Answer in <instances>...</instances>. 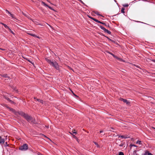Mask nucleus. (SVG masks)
<instances>
[{
    "mask_svg": "<svg viewBox=\"0 0 155 155\" xmlns=\"http://www.w3.org/2000/svg\"><path fill=\"white\" fill-rule=\"evenodd\" d=\"M0 49H1L2 50H4V49H2V48H0Z\"/></svg>",
    "mask_w": 155,
    "mask_h": 155,
    "instance_id": "obj_39",
    "label": "nucleus"
},
{
    "mask_svg": "<svg viewBox=\"0 0 155 155\" xmlns=\"http://www.w3.org/2000/svg\"><path fill=\"white\" fill-rule=\"evenodd\" d=\"M120 100L123 101L124 102L128 104L129 103V102L126 99H124L122 98H120Z\"/></svg>",
    "mask_w": 155,
    "mask_h": 155,
    "instance_id": "obj_8",
    "label": "nucleus"
},
{
    "mask_svg": "<svg viewBox=\"0 0 155 155\" xmlns=\"http://www.w3.org/2000/svg\"><path fill=\"white\" fill-rule=\"evenodd\" d=\"M34 99H36L37 101H38V102L41 103V104H43V100H41V99H37L36 98V97H35L34 98Z\"/></svg>",
    "mask_w": 155,
    "mask_h": 155,
    "instance_id": "obj_9",
    "label": "nucleus"
},
{
    "mask_svg": "<svg viewBox=\"0 0 155 155\" xmlns=\"http://www.w3.org/2000/svg\"><path fill=\"white\" fill-rule=\"evenodd\" d=\"M145 1H147L148 0H144Z\"/></svg>",
    "mask_w": 155,
    "mask_h": 155,
    "instance_id": "obj_38",
    "label": "nucleus"
},
{
    "mask_svg": "<svg viewBox=\"0 0 155 155\" xmlns=\"http://www.w3.org/2000/svg\"><path fill=\"white\" fill-rule=\"evenodd\" d=\"M149 151L148 150H146L145 152V153L143 155H148V153H149Z\"/></svg>",
    "mask_w": 155,
    "mask_h": 155,
    "instance_id": "obj_18",
    "label": "nucleus"
},
{
    "mask_svg": "<svg viewBox=\"0 0 155 155\" xmlns=\"http://www.w3.org/2000/svg\"><path fill=\"white\" fill-rule=\"evenodd\" d=\"M119 137H121L122 138L126 139L130 137H128L126 135H119Z\"/></svg>",
    "mask_w": 155,
    "mask_h": 155,
    "instance_id": "obj_10",
    "label": "nucleus"
},
{
    "mask_svg": "<svg viewBox=\"0 0 155 155\" xmlns=\"http://www.w3.org/2000/svg\"><path fill=\"white\" fill-rule=\"evenodd\" d=\"M9 30L10 31L11 33H12V34H14L13 32L12 31L10 28H9Z\"/></svg>",
    "mask_w": 155,
    "mask_h": 155,
    "instance_id": "obj_26",
    "label": "nucleus"
},
{
    "mask_svg": "<svg viewBox=\"0 0 155 155\" xmlns=\"http://www.w3.org/2000/svg\"><path fill=\"white\" fill-rule=\"evenodd\" d=\"M74 95L75 96H76L77 97H78V96H77L76 95H75V94H74Z\"/></svg>",
    "mask_w": 155,
    "mask_h": 155,
    "instance_id": "obj_37",
    "label": "nucleus"
},
{
    "mask_svg": "<svg viewBox=\"0 0 155 155\" xmlns=\"http://www.w3.org/2000/svg\"><path fill=\"white\" fill-rule=\"evenodd\" d=\"M119 155H124V153L122 152H119Z\"/></svg>",
    "mask_w": 155,
    "mask_h": 155,
    "instance_id": "obj_20",
    "label": "nucleus"
},
{
    "mask_svg": "<svg viewBox=\"0 0 155 155\" xmlns=\"http://www.w3.org/2000/svg\"><path fill=\"white\" fill-rule=\"evenodd\" d=\"M46 61L51 65L53 66L57 70H59V67L58 64L55 61H51L48 58H46Z\"/></svg>",
    "mask_w": 155,
    "mask_h": 155,
    "instance_id": "obj_2",
    "label": "nucleus"
},
{
    "mask_svg": "<svg viewBox=\"0 0 155 155\" xmlns=\"http://www.w3.org/2000/svg\"><path fill=\"white\" fill-rule=\"evenodd\" d=\"M28 149V145L26 144H25L21 146L20 148L19 149L22 150H25Z\"/></svg>",
    "mask_w": 155,
    "mask_h": 155,
    "instance_id": "obj_3",
    "label": "nucleus"
},
{
    "mask_svg": "<svg viewBox=\"0 0 155 155\" xmlns=\"http://www.w3.org/2000/svg\"><path fill=\"white\" fill-rule=\"evenodd\" d=\"M141 141H140V140H137V142H136V143L137 144H142V143H141Z\"/></svg>",
    "mask_w": 155,
    "mask_h": 155,
    "instance_id": "obj_14",
    "label": "nucleus"
},
{
    "mask_svg": "<svg viewBox=\"0 0 155 155\" xmlns=\"http://www.w3.org/2000/svg\"><path fill=\"white\" fill-rule=\"evenodd\" d=\"M89 18H90L92 19L94 21L100 23L104 25L105 26H107V25L104 23L101 22V21H98V20H97L93 18H92V17H89Z\"/></svg>",
    "mask_w": 155,
    "mask_h": 155,
    "instance_id": "obj_5",
    "label": "nucleus"
},
{
    "mask_svg": "<svg viewBox=\"0 0 155 155\" xmlns=\"http://www.w3.org/2000/svg\"><path fill=\"white\" fill-rule=\"evenodd\" d=\"M10 16L11 17H12V18H15L14 16V15L13 14H11V13H10Z\"/></svg>",
    "mask_w": 155,
    "mask_h": 155,
    "instance_id": "obj_23",
    "label": "nucleus"
},
{
    "mask_svg": "<svg viewBox=\"0 0 155 155\" xmlns=\"http://www.w3.org/2000/svg\"><path fill=\"white\" fill-rule=\"evenodd\" d=\"M28 34L31 36H33L34 37H37L38 38H39V37L38 36L36 35L35 34H32V33H28Z\"/></svg>",
    "mask_w": 155,
    "mask_h": 155,
    "instance_id": "obj_12",
    "label": "nucleus"
},
{
    "mask_svg": "<svg viewBox=\"0 0 155 155\" xmlns=\"http://www.w3.org/2000/svg\"><path fill=\"white\" fill-rule=\"evenodd\" d=\"M2 77L8 78L7 79H5V80H6V79H7V80L9 79V80H10L9 77L8 76V75L7 74H2Z\"/></svg>",
    "mask_w": 155,
    "mask_h": 155,
    "instance_id": "obj_7",
    "label": "nucleus"
},
{
    "mask_svg": "<svg viewBox=\"0 0 155 155\" xmlns=\"http://www.w3.org/2000/svg\"><path fill=\"white\" fill-rule=\"evenodd\" d=\"M7 108L9 109L10 111H11L12 112L14 113L16 115H17L18 114H19V112H16L14 109H13V108H10L9 107H7Z\"/></svg>",
    "mask_w": 155,
    "mask_h": 155,
    "instance_id": "obj_6",
    "label": "nucleus"
},
{
    "mask_svg": "<svg viewBox=\"0 0 155 155\" xmlns=\"http://www.w3.org/2000/svg\"><path fill=\"white\" fill-rule=\"evenodd\" d=\"M105 134H101L99 135L100 137H102V135H104Z\"/></svg>",
    "mask_w": 155,
    "mask_h": 155,
    "instance_id": "obj_32",
    "label": "nucleus"
},
{
    "mask_svg": "<svg viewBox=\"0 0 155 155\" xmlns=\"http://www.w3.org/2000/svg\"><path fill=\"white\" fill-rule=\"evenodd\" d=\"M19 114L23 117L28 121L34 124H36V122L35 119H33L30 116L25 114L22 111H20Z\"/></svg>",
    "mask_w": 155,
    "mask_h": 155,
    "instance_id": "obj_1",
    "label": "nucleus"
},
{
    "mask_svg": "<svg viewBox=\"0 0 155 155\" xmlns=\"http://www.w3.org/2000/svg\"><path fill=\"white\" fill-rule=\"evenodd\" d=\"M124 10H125V9L124 8H122L121 9V12L123 13H124Z\"/></svg>",
    "mask_w": 155,
    "mask_h": 155,
    "instance_id": "obj_16",
    "label": "nucleus"
},
{
    "mask_svg": "<svg viewBox=\"0 0 155 155\" xmlns=\"http://www.w3.org/2000/svg\"><path fill=\"white\" fill-rule=\"evenodd\" d=\"M148 155H153L151 153H150L149 152V153H148Z\"/></svg>",
    "mask_w": 155,
    "mask_h": 155,
    "instance_id": "obj_28",
    "label": "nucleus"
},
{
    "mask_svg": "<svg viewBox=\"0 0 155 155\" xmlns=\"http://www.w3.org/2000/svg\"><path fill=\"white\" fill-rule=\"evenodd\" d=\"M120 145V146L122 147V146H123V144H121L120 145Z\"/></svg>",
    "mask_w": 155,
    "mask_h": 155,
    "instance_id": "obj_35",
    "label": "nucleus"
},
{
    "mask_svg": "<svg viewBox=\"0 0 155 155\" xmlns=\"http://www.w3.org/2000/svg\"><path fill=\"white\" fill-rule=\"evenodd\" d=\"M73 137L74 138L76 139H77V137H76V136H75L74 135H73Z\"/></svg>",
    "mask_w": 155,
    "mask_h": 155,
    "instance_id": "obj_27",
    "label": "nucleus"
},
{
    "mask_svg": "<svg viewBox=\"0 0 155 155\" xmlns=\"http://www.w3.org/2000/svg\"><path fill=\"white\" fill-rule=\"evenodd\" d=\"M100 27L101 29L104 30L105 32L109 34H110L111 32L110 31L108 30L107 29H106L105 28L102 26H99Z\"/></svg>",
    "mask_w": 155,
    "mask_h": 155,
    "instance_id": "obj_4",
    "label": "nucleus"
},
{
    "mask_svg": "<svg viewBox=\"0 0 155 155\" xmlns=\"http://www.w3.org/2000/svg\"><path fill=\"white\" fill-rule=\"evenodd\" d=\"M94 143L97 146V147H99V146L98 145V144H97V143L96 142H94Z\"/></svg>",
    "mask_w": 155,
    "mask_h": 155,
    "instance_id": "obj_21",
    "label": "nucleus"
},
{
    "mask_svg": "<svg viewBox=\"0 0 155 155\" xmlns=\"http://www.w3.org/2000/svg\"><path fill=\"white\" fill-rule=\"evenodd\" d=\"M6 12H7L8 14H10V12H9L8 10H6Z\"/></svg>",
    "mask_w": 155,
    "mask_h": 155,
    "instance_id": "obj_29",
    "label": "nucleus"
},
{
    "mask_svg": "<svg viewBox=\"0 0 155 155\" xmlns=\"http://www.w3.org/2000/svg\"><path fill=\"white\" fill-rule=\"evenodd\" d=\"M2 24L5 27V28L8 29H9V28L8 27V26H7V25H6V24L2 23Z\"/></svg>",
    "mask_w": 155,
    "mask_h": 155,
    "instance_id": "obj_13",
    "label": "nucleus"
},
{
    "mask_svg": "<svg viewBox=\"0 0 155 155\" xmlns=\"http://www.w3.org/2000/svg\"><path fill=\"white\" fill-rule=\"evenodd\" d=\"M130 146L131 147H137V146L136 145H135L134 144H131L130 145Z\"/></svg>",
    "mask_w": 155,
    "mask_h": 155,
    "instance_id": "obj_22",
    "label": "nucleus"
},
{
    "mask_svg": "<svg viewBox=\"0 0 155 155\" xmlns=\"http://www.w3.org/2000/svg\"><path fill=\"white\" fill-rule=\"evenodd\" d=\"M45 127H46V128H48V126H45Z\"/></svg>",
    "mask_w": 155,
    "mask_h": 155,
    "instance_id": "obj_36",
    "label": "nucleus"
},
{
    "mask_svg": "<svg viewBox=\"0 0 155 155\" xmlns=\"http://www.w3.org/2000/svg\"><path fill=\"white\" fill-rule=\"evenodd\" d=\"M95 14H97V15L99 16H103L102 15H101L99 14L98 12H95Z\"/></svg>",
    "mask_w": 155,
    "mask_h": 155,
    "instance_id": "obj_19",
    "label": "nucleus"
},
{
    "mask_svg": "<svg viewBox=\"0 0 155 155\" xmlns=\"http://www.w3.org/2000/svg\"><path fill=\"white\" fill-rule=\"evenodd\" d=\"M103 130H101L100 131V133H103Z\"/></svg>",
    "mask_w": 155,
    "mask_h": 155,
    "instance_id": "obj_34",
    "label": "nucleus"
},
{
    "mask_svg": "<svg viewBox=\"0 0 155 155\" xmlns=\"http://www.w3.org/2000/svg\"><path fill=\"white\" fill-rule=\"evenodd\" d=\"M110 54H111L112 55L113 57H116V56L112 53L109 52V53Z\"/></svg>",
    "mask_w": 155,
    "mask_h": 155,
    "instance_id": "obj_25",
    "label": "nucleus"
},
{
    "mask_svg": "<svg viewBox=\"0 0 155 155\" xmlns=\"http://www.w3.org/2000/svg\"><path fill=\"white\" fill-rule=\"evenodd\" d=\"M42 3L45 6H46V7H47V6H48V5H47L46 3H45L44 2H42Z\"/></svg>",
    "mask_w": 155,
    "mask_h": 155,
    "instance_id": "obj_17",
    "label": "nucleus"
},
{
    "mask_svg": "<svg viewBox=\"0 0 155 155\" xmlns=\"http://www.w3.org/2000/svg\"><path fill=\"white\" fill-rule=\"evenodd\" d=\"M152 61L155 63V60L153 59V60H152Z\"/></svg>",
    "mask_w": 155,
    "mask_h": 155,
    "instance_id": "obj_33",
    "label": "nucleus"
},
{
    "mask_svg": "<svg viewBox=\"0 0 155 155\" xmlns=\"http://www.w3.org/2000/svg\"><path fill=\"white\" fill-rule=\"evenodd\" d=\"M108 38V39L110 41H111L112 42L113 41L112 40H111V39H110L109 38Z\"/></svg>",
    "mask_w": 155,
    "mask_h": 155,
    "instance_id": "obj_31",
    "label": "nucleus"
},
{
    "mask_svg": "<svg viewBox=\"0 0 155 155\" xmlns=\"http://www.w3.org/2000/svg\"><path fill=\"white\" fill-rule=\"evenodd\" d=\"M128 5L127 4H125L123 5V6L125 7H128Z\"/></svg>",
    "mask_w": 155,
    "mask_h": 155,
    "instance_id": "obj_24",
    "label": "nucleus"
},
{
    "mask_svg": "<svg viewBox=\"0 0 155 155\" xmlns=\"http://www.w3.org/2000/svg\"><path fill=\"white\" fill-rule=\"evenodd\" d=\"M5 142L4 139H2L1 137L0 136V143H3Z\"/></svg>",
    "mask_w": 155,
    "mask_h": 155,
    "instance_id": "obj_11",
    "label": "nucleus"
},
{
    "mask_svg": "<svg viewBox=\"0 0 155 155\" xmlns=\"http://www.w3.org/2000/svg\"><path fill=\"white\" fill-rule=\"evenodd\" d=\"M72 133H71V134H76L77 133V132L75 131V130H72L71 131Z\"/></svg>",
    "mask_w": 155,
    "mask_h": 155,
    "instance_id": "obj_15",
    "label": "nucleus"
},
{
    "mask_svg": "<svg viewBox=\"0 0 155 155\" xmlns=\"http://www.w3.org/2000/svg\"><path fill=\"white\" fill-rule=\"evenodd\" d=\"M50 9H51V10H53L52 9V8H51V7H50V6H48H48H47Z\"/></svg>",
    "mask_w": 155,
    "mask_h": 155,
    "instance_id": "obj_30",
    "label": "nucleus"
}]
</instances>
